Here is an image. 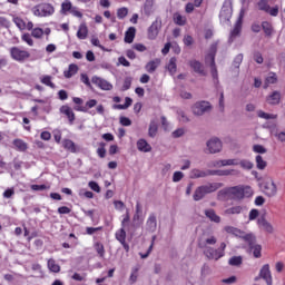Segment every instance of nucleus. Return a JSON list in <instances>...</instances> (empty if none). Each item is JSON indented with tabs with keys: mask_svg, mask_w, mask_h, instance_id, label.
Here are the masks:
<instances>
[{
	"mask_svg": "<svg viewBox=\"0 0 285 285\" xmlns=\"http://www.w3.org/2000/svg\"><path fill=\"white\" fill-rule=\"evenodd\" d=\"M12 21L13 23H16L17 28L20 30H32V28H35V24L32 23V21H28L26 23V20L21 19L18 16H12Z\"/></svg>",
	"mask_w": 285,
	"mask_h": 285,
	"instance_id": "ddd939ff",
	"label": "nucleus"
},
{
	"mask_svg": "<svg viewBox=\"0 0 285 285\" xmlns=\"http://www.w3.org/2000/svg\"><path fill=\"white\" fill-rule=\"evenodd\" d=\"M177 115H178V120L181 124H188L190 121V118L188 117V115H186V111L178 109Z\"/></svg>",
	"mask_w": 285,
	"mask_h": 285,
	"instance_id": "49530a36",
	"label": "nucleus"
},
{
	"mask_svg": "<svg viewBox=\"0 0 285 285\" xmlns=\"http://www.w3.org/2000/svg\"><path fill=\"white\" fill-rule=\"evenodd\" d=\"M267 14H271V17H277V14H279V7L275 6V7H268V10L265 11Z\"/></svg>",
	"mask_w": 285,
	"mask_h": 285,
	"instance_id": "680f3d73",
	"label": "nucleus"
},
{
	"mask_svg": "<svg viewBox=\"0 0 285 285\" xmlns=\"http://www.w3.org/2000/svg\"><path fill=\"white\" fill-rule=\"evenodd\" d=\"M246 210V207L242 205L229 207L225 210V215H242V213Z\"/></svg>",
	"mask_w": 285,
	"mask_h": 285,
	"instance_id": "cd10ccee",
	"label": "nucleus"
},
{
	"mask_svg": "<svg viewBox=\"0 0 285 285\" xmlns=\"http://www.w3.org/2000/svg\"><path fill=\"white\" fill-rule=\"evenodd\" d=\"M181 179H184V173L181 171H175L174 175H173V181L175 184L181 181Z\"/></svg>",
	"mask_w": 285,
	"mask_h": 285,
	"instance_id": "338daca9",
	"label": "nucleus"
},
{
	"mask_svg": "<svg viewBox=\"0 0 285 285\" xmlns=\"http://www.w3.org/2000/svg\"><path fill=\"white\" fill-rule=\"evenodd\" d=\"M159 66V60H153V61H149L147 65H146V70L147 72H155L157 70V67Z\"/></svg>",
	"mask_w": 285,
	"mask_h": 285,
	"instance_id": "de8ad7c7",
	"label": "nucleus"
},
{
	"mask_svg": "<svg viewBox=\"0 0 285 285\" xmlns=\"http://www.w3.org/2000/svg\"><path fill=\"white\" fill-rule=\"evenodd\" d=\"M144 14L146 17H150L155 12V1L154 0H146L144 3Z\"/></svg>",
	"mask_w": 285,
	"mask_h": 285,
	"instance_id": "bb28decb",
	"label": "nucleus"
},
{
	"mask_svg": "<svg viewBox=\"0 0 285 285\" xmlns=\"http://www.w3.org/2000/svg\"><path fill=\"white\" fill-rule=\"evenodd\" d=\"M257 117H259V119H266V120H268V119H277V115L268 114V112H266L264 110H258L257 111Z\"/></svg>",
	"mask_w": 285,
	"mask_h": 285,
	"instance_id": "c03bdc74",
	"label": "nucleus"
},
{
	"mask_svg": "<svg viewBox=\"0 0 285 285\" xmlns=\"http://www.w3.org/2000/svg\"><path fill=\"white\" fill-rule=\"evenodd\" d=\"M263 128H265L266 130H269L271 135H273V132H275L277 130V124H275V122H265L263 125Z\"/></svg>",
	"mask_w": 285,
	"mask_h": 285,
	"instance_id": "6e6d98bb",
	"label": "nucleus"
},
{
	"mask_svg": "<svg viewBox=\"0 0 285 285\" xmlns=\"http://www.w3.org/2000/svg\"><path fill=\"white\" fill-rule=\"evenodd\" d=\"M91 82L97 86V88H100V90H112V83L108 82V80L94 76L91 78Z\"/></svg>",
	"mask_w": 285,
	"mask_h": 285,
	"instance_id": "f8f14e48",
	"label": "nucleus"
},
{
	"mask_svg": "<svg viewBox=\"0 0 285 285\" xmlns=\"http://www.w3.org/2000/svg\"><path fill=\"white\" fill-rule=\"evenodd\" d=\"M210 175V169L208 170H202V169H193L190 171V179H202L204 177H209Z\"/></svg>",
	"mask_w": 285,
	"mask_h": 285,
	"instance_id": "412c9836",
	"label": "nucleus"
},
{
	"mask_svg": "<svg viewBox=\"0 0 285 285\" xmlns=\"http://www.w3.org/2000/svg\"><path fill=\"white\" fill-rule=\"evenodd\" d=\"M272 135H274V137H276V139L278 140V141H282V142H284L285 141V131H278V129H277V127H276V130H275V132H273Z\"/></svg>",
	"mask_w": 285,
	"mask_h": 285,
	"instance_id": "69168bd1",
	"label": "nucleus"
},
{
	"mask_svg": "<svg viewBox=\"0 0 285 285\" xmlns=\"http://www.w3.org/2000/svg\"><path fill=\"white\" fill-rule=\"evenodd\" d=\"M277 83V73L269 72L267 77L265 78V85L264 88H268L271 85Z\"/></svg>",
	"mask_w": 285,
	"mask_h": 285,
	"instance_id": "c9c22d12",
	"label": "nucleus"
},
{
	"mask_svg": "<svg viewBox=\"0 0 285 285\" xmlns=\"http://www.w3.org/2000/svg\"><path fill=\"white\" fill-rule=\"evenodd\" d=\"M206 146H207V150L210 155L222 153L223 145H222V140H219V138H216V137L210 138L209 140H207Z\"/></svg>",
	"mask_w": 285,
	"mask_h": 285,
	"instance_id": "1a4fd4ad",
	"label": "nucleus"
},
{
	"mask_svg": "<svg viewBox=\"0 0 285 285\" xmlns=\"http://www.w3.org/2000/svg\"><path fill=\"white\" fill-rule=\"evenodd\" d=\"M132 106V98L126 97L124 105H114L115 110H128Z\"/></svg>",
	"mask_w": 285,
	"mask_h": 285,
	"instance_id": "f704fd0d",
	"label": "nucleus"
},
{
	"mask_svg": "<svg viewBox=\"0 0 285 285\" xmlns=\"http://www.w3.org/2000/svg\"><path fill=\"white\" fill-rule=\"evenodd\" d=\"M35 17H50L55 14V7L50 3H41L31 9Z\"/></svg>",
	"mask_w": 285,
	"mask_h": 285,
	"instance_id": "7ed1b4c3",
	"label": "nucleus"
},
{
	"mask_svg": "<svg viewBox=\"0 0 285 285\" xmlns=\"http://www.w3.org/2000/svg\"><path fill=\"white\" fill-rule=\"evenodd\" d=\"M230 19H233V0H225L219 12V21L222 26H230Z\"/></svg>",
	"mask_w": 285,
	"mask_h": 285,
	"instance_id": "f03ea898",
	"label": "nucleus"
},
{
	"mask_svg": "<svg viewBox=\"0 0 285 285\" xmlns=\"http://www.w3.org/2000/svg\"><path fill=\"white\" fill-rule=\"evenodd\" d=\"M115 236L117 242H119L120 244H124V242H126V228L121 227L120 229H118Z\"/></svg>",
	"mask_w": 285,
	"mask_h": 285,
	"instance_id": "a19ab883",
	"label": "nucleus"
},
{
	"mask_svg": "<svg viewBox=\"0 0 285 285\" xmlns=\"http://www.w3.org/2000/svg\"><path fill=\"white\" fill-rule=\"evenodd\" d=\"M137 32V29L135 27H130L126 32H125V43H132L135 41V35Z\"/></svg>",
	"mask_w": 285,
	"mask_h": 285,
	"instance_id": "c85d7f7f",
	"label": "nucleus"
},
{
	"mask_svg": "<svg viewBox=\"0 0 285 285\" xmlns=\"http://www.w3.org/2000/svg\"><path fill=\"white\" fill-rule=\"evenodd\" d=\"M21 39L24 41V43H27V46H35V40H32V36H30V33H23Z\"/></svg>",
	"mask_w": 285,
	"mask_h": 285,
	"instance_id": "13d9d810",
	"label": "nucleus"
},
{
	"mask_svg": "<svg viewBox=\"0 0 285 285\" xmlns=\"http://www.w3.org/2000/svg\"><path fill=\"white\" fill-rule=\"evenodd\" d=\"M63 147L66 150H69L70 153H77V145H75V141L70 139L63 140Z\"/></svg>",
	"mask_w": 285,
	"mask_h": 285,
	"instance_id": "79ce46f5",
	"label": "nucleus"
},
{
	"mask_svg": "<svg viewBox=\"0 0 285 285\" xmlns=\"http://www.w3.org/2000/svg\"><path fill=\"white\" fill-rule=\"evenodd\" d=\"M244 258L242 256H233L229 258V266H242Z\"/></svg>",
	"mask_w": 285,
	"mask_h": 285,
	"instance_id": "a18cd8bd",
	"label": "nucleus"
},
{
	"mask_svg": "<svg viewBox=\"0 0 285 285\" xmlns=\"http://www.w3.org/2000/svg\"><path fill=\"white\" fill-rule=\"evenodd\" d=\"M95 250L99 255V257H106V249L104 248V244L95 243Z\"/></svg>",
	"mask_w": 285,
	"mask_h": 285,
	"instance_id": "09e8293b",
	"label": "nucleus"
},
{
	"mask_svg": "<svg viewBox=\"0 0 285 285\" xmlns=\"http://www.w3.org/2000/svg\"><path fill=\"white\" fill-rule=\"evenodd\" d=\"M204 255L207 257V259H215L217 262L218 259H222L224 257V254L219 252V249H215L213 247H207L203 249Z\"/></svg>",
	"mask_w": 285,
	"mask_h": 285,
	"instance_id": "4468645a",
	"label": "nucleus"
},
{
	"mask_svg": "<svg viewBox=\"0 0 285 285\" xmlns=\"http://www.w3.org/2000/svg\"><path fill=\"white\" fill-rule=\"evenodd\" d=\"M262 28L267 37H271L273 35V26H271L268 22H263Z\"/></svg>",
	"mask_w": 285,
	"mask_h": 285,
	"instance_id": "5fc2aeb1",
	"label": "nucleus"
},
{
	"mask_svg": "<svg viewBox=\"0 0 285 285\" xmlns=\"http://www.w3.org/2000/svg\"><path fill=\"white\" fill-rule=\"evenodd\" d=\"M213 110V105L210 102L203 100L194 104L191 107V112L196 117H203V115H206V112H210Z\"/></svg>",
	"mask_w": 285,
	"mask_h": 285,
	"instance_id": "20e7f679",
	"label": "nucleus"
},
{
	"mask_svg": "<svg viewBox=\"0 0 285 285\" xmlns=\"http://www.w3.org/2000/svg\"><path fill=\"white\" fill-rule=\"evenodd\" d=\"M205 215L208 219H210V222H214L215 224H219V222H222V218L217 216L215 209H206Z\"/></svg>",
	"mask_w": 285,
	"mask_h": 285,
	"instance_id": "7c9ffc66",
	"label": "nucleus"
},
{
	"mask_svg": "<svg viewBox=\"0 0 285 285\" xmlns=\"http://www.w3.org/2000/svg\"><path fill=\"white\" fill-rule=\"evenodd\" d=\"M224 230L228 235H234V237H240V239H244V237L248 236V234H245L239 228L233 226H225Z\"/></svg>",
	"mask_w": 285,
	"mask_h": 285,
	"instance_id": "6ab92c4d",
	"label": "nucleus"
},
{
	"mask_svg": "<svg viewBox=\"0 0 285 285\" xmlns=\"http://www.w3.org/2000/svg\"><path fill=\"white\" fill-rule=\"evenodd\" d=\"M209 58H210V63H215V55H217V42L213 43L209 48Z\"/></svg>",
	"mask_w": 285,
	"mask_h": 285,
	"instance_id": "8fccbe9b",
	"label": "nucleus"
},
{
	"mask_svg": "<svg viewBox=\"0 0 285 285\" xmlns=\"http://www.w3.org/2000/svg\"><path fill=\"white\" fill-rule=\"evenodd\" d=\"M47 266L51 273H59L61 271V266L53 258L48 259Z\"/></svg>",
	"mask_w": 285,
	"mask_h": 285,
	"instance_id": "473e14b6",
	"label": "nucleus"
},
{
	"mask_svg": "<svg viewBox=\"0 0 285 285\" xmlns=\"http://www.w3.org/2000/svg\"><path fill=\"white\" fill-rule=\"evenodd\" d=\"M31 37H35V39H41L43 37V29L41 28H35L31 29Z\"/></svg>",
	"mask_w": 285,
	"mask_h": 285,
	"instance_id": "bf43d9fd",
	"label": "nucleus"
},
{
	"mask_svg": "<svg viewBox=\"0 0 285 285\" xmlns=\"http://www.w3.org/2000/svg\"><path fill=\"white\" fill-rule=\"evenodd\" d=\"M246 193H250V188L243 187H230L227 189V195H230L233 199H244L246 197Z\"/></svg>",
	"mask_w": 285,
	"mask_h": 285,
	"instance_id": "6e6552de",
	"label": "nucleus"
},
{
	"mask_svg": "<svg viewBox=\"0 0 285 285\" xmlns=\"http://www.w3.org/2000/svg\"><path fill=\"white\" fill-rule=\"evenodd\" d=\"M244 21V11H240L238 19L234 26V29L230 32L229 41L233 43L235 37H239V33L242 32V23Z\"/></svg>",
	"mask_w": 285,
	"mask_h": 285,
	"instance_id": "9b49d317",
	"label": "nucleus"
},
{
	"mask_svg": "<svg viewBox=\"0 0 285 285\" xmlns=\"http://www.w3.org/2000/svg\"><path fill=\"white\" fill-rule=\"evenodd\" d=\"M256 166L258 170H264L266 168V161L262 156H256Z\"/></svg>",
	"mask_w": 285,
	"mask_h": 285,
	"instance_id": "603ef678",
	"label": "nucleus"
},
{
	"mask_svg": "<svg viewBox=\"0 0 285 285\" xmlns=\"http://www.w3.org/2000/svg\"><path fill=\"white\" fill-rule=\"evenodd\" d=\"M157 130H159V125H157L156 120H151L148 129L149 137L151 138L157 137Z\"/></svg>",
	"mask_w": 285,
	"mask_h": 285,
	"instance_id": "e433bc0d",
	"label": "nucleus"
},
{
	"mask_svg": "<svg viewBox=\"0 0 285 285\" xmlns=\"http://www.w3.org/2000/svg\"><path fill=\"white\" fill-rule=\"evenodd\" d=\"M40 81H41L45 86H48L49 88H52V89L56 88V86H55L53 82H52V77H51V76H48V75L41 76V77H40Z\"/></svg>",
	"mask_w": 285,
	"mask_h": 285,
	"instance_id": "37998d69",
	"label": "nucleus"
},
{
	"mask_svg": "<svg viewBox=\"0 0 285 285\" xmlns=\"http://www.w3.org/2000/svg\"><path fill=\"white\" fill-rule=\"evenodd\" d=\"M242 61H244V55L239 53L234 58L232 65V72H234L235 77H239V66H242Z\"/></svg>",
	"mask_w": 285,
	"mask_h": 285,
	"instance_id": "aec40b11",
	"label": "nucleus"
},
{
	"mask_svg": "<svg viewBox=\"0 0 285 285\" xmlns=\"http://www.w3.org/2000/svg\"><path fill=\"white\" fill-rule=\"evenodd\" d=\"M212 271H210V266L208 265H203L202 269H200V277L202 279H206V277H208V275H210Z\"/></svg>",
	"mask_w": 285,
	"mask_h": 285,
	"instance_id": "3c124183",
	"label": "nucleus"
},
{
	"mask_svg": "<svg viewBox=\"0 0 285 285\" xmlns=\"http://www.w3.org/2000/svg\"><path fill=\"white\" fill-rule=\"evenodd\" d=\"M266 101L269 106H277V104L282 101V94L279 91H274L267 97Z\"/></svg>",
	"mask_w": 285,
	"mask_h": 285,
	"instance_id": "b1692460",
	"label": "nucleus"
},
{
	"mask_svg": "<svg viewBox=\"0 0 285 285\" xmlns=\"http://www.w3.org/2000/svg\"><path fill=\"white\" fill-rule=\"evenodd\" d=\"M259 279H264L267 285H273V275H271V265L265 264L261 268L259 275L255 277V282H259Z\"/></svg>",
	"mask_w": 285,
	"mask_h": 285,
	"instance_id": "0eeeda50",
	"label": "nucleus"
},
{
	"mask_svg": "<svg viewBox=\"0 0 285 285\" xmlns=\"http://www.w3.org/2000/svg\"><path fill=\"white\" fill-rule=\"evenodd\" d=\"M257 224H258L259 228H263V230H265L266 233H273V230H274L273 225L271 223H268V220H266V218H264V217H259L257 219Z\"/></svg>",
	"mask_w": 285,
	"mask_h": 285,
	"instance_id": "393cba45",
	"label": "nucleus"
},
{
	"mask_svg": "<svg viewBox=\"0 0 285 285\" xmlns=\"http://www.w3.org/2000/svg\"><path fill=\"white\" fill-rule=\"evenodd\" d=\"M60 112L62 115H66V117L69 119L70 125L75 124V111H72V108L65 105L60 107Z\"/></svg>",
	"mask_w": 285,
	"mask_h": 285,
	"instance_id": "5701e85b",
	"label": "nucleus"
},
{
	"mask_svg": "<svg viewBox=\"0 0 285 285\" xmlns=\"http://www.w3.org/2000/svg\"><path fill=\"white\" fill-rule=\"evenodd\" d=\"M244 242H247L250 250H253L254 257H262V245L255 244V235L248 234L247 236H244Z\"/></svg>",
	"mask_w": 285,
	"mask_h": 285,
	"instance_id": "423d86ee",
	"label": "nucleus"
},
{
	"mask_svg": "<svg viewBox=\"0 0 285 285\" xmlns=\"http://www.w3.org/2000/svg\"><path fill=\"white\" fill-rule=\"evenodd\" d=\"M171 135H173L174 139H179V137H184V135H186V129L178 128L175 131H173Z\"/></svg>",
	"mask_w": 285,
	"mask_h": 285,
	"instance_id": "0e129e2a",
	"label": "nucleus"
},
{
	"mask_svg": "<svg viewBox=\"0 0 285 285\" xmlns=\"http://www.w3.org/2000/svg\"><path fill=\"white\" fill-rule=\"evenodd\" d=\"M174 22L176 26H186V17L179 12L174 13Z\"/></svg>",
	"mask_w": 285,
	"mask_h": 285,
	"instance_id": "ea45409f",
	"label": "nucleus"
},
{
	"mask_svg": "<svg viewBox=\"0 0 285 285\" xmlns=\"http://www.w3.org/2000/svg\"><path fill=\"white\" fill-rule=\"evenodd\" d=\"M189 67L191 68V70H194V72H196V75H200L202 77H206V69L204 68V65L196 59H191L189 60Z\"/></svg>",
	"mask_w": 285,
	"mask_h": 285,
	"instance_id": "2eb2a0df",
	"label": "nucleus"
},
{
	"mask_svg": "<svg viewBox=\"0 0 285 285\" xmlns=\"http://www.w3.org/2000/svg\"><path fill=\"white\" fill-rule=\"evenodd\" d=\"M167 70L171 76H175V73L177 72V58L173 57L169 59Z\"/></svg>",
	"mask_w": 285,
	"mask_h": 285,
	"instance_id": "72a5a7b5",
	"label": "nucleus"
},
{
	"mask_svg": "<svg viewBox=\"0 0 285 285\" xmlns=\"http://www.w3.org/2000/svg\"><path fill=\"white\" fill-rule=\"evenodd\" d=\"M77 37L78 39H87L88 38V26H86V23H81L79 26V29L77 31Z\"/></svg>",
	"mask_w": 285,
	"mask_h": 285,
	"instance_id": "2f4dec72",
	"label": "nucleus"
},
{
	"mask_svg": "<svg viewBox=\"0 0 285 285\" xmlns=\"http://www.w3.org/2000/svg\"><path fill=\"white\" fill-rule=\"evenodd\" d=\"M264 190H265V195H267V197H275V195H277V185L275 184V181L273 179H269V180L265 181Z\"/></svg>",
	"mask_w": 285,
	"mask_h": 285,
	"instance_id": "dca6fc26",
	"label": "nucleus"
},
{
	"mask_svg": "<svg viewBox=\"0 0 285 285\" xmlns=\"http://www.w3.org/2000/svg\"><path fill=\"white\" fill-rule=\"evenodd\" d=\"M238 165L242 166V168H245L246 170H250L253 168V163L248 160H238Z\"/></svg>",
	"mask_w": 285,
	"mask_h": 285,
	"instance_id": "774afa93",
	"label": "nucleus"
},
{
	"mask_svg": "<svg viewBox=\"0 0 285 285\" xmlns=\"http://www.w3.org/2000/svg\"><path fill=\"white\" fill-rule=\"evenodd\" d=\"M268 8H271V4H268V1L261 0L258 2V10H262L263 12H267Z\"/></svg>",
	"mask_w": 285,
	"mask_h": 285,
	"instance_id": "e2e57ef3",
	"label": "nucleus"
},
{
	"mask_svg": "<svg viewBox=\"0 0 285 285\" xmlns=\"http://www.w3.org/2000/svg\"><path fill=\"white\" fill-rule=\"evenodd\" d=\"M159 30H161V21L156 20L151 23V26L148 29V38L149 39H157V36L159 35Z\"/></svg>",
	"mask_w": 285,
	"mask_h": 285,
	"instance_id": "f3484780",
	"label": "nucleus"
},
{
	"mask_svg": "<svg viewBox=\"0 0 285 285\" xmlns=\"http://www.w3.org/2000/svg\"><path fill=\"white\" fill-rule=\"evenodd\" d=\"M13 146L17 148V150H20V153L28 150V145L21 139H14Z\"/></svg>",
	"mask_w": 285,
	"mask_h": 285,
	"instance_id": "58836bf2",
	"label": "nucleus"
},
{
	"mask_svg": "<svg viewBox=\"0 0 285 285\" xmlns=\"http://www.w3.org/2000/svg\"><path fill=\"white\" fill-rule=\"evenodd\" d=\"M223 167L225 166H239L238 159H223L222 163Z\"/></svg>",
	"mask_w": 285,
	"mask_h": 285,
	"instance_id": "4d7b16f0",
	"label": "nucleus"
},
{
	"mask_svg": "<svg viewBox=\"0 0 285 285\" xmlns=\"http://www.w3.org/2000/svg\"><path fill=\"white\" fill-rule=\"evenodd\" d=\"M117 17H118V19H126V17H128V8L122 7V8L118 9Z\"/></svg>",
	"mask_w": 285,
	"mask_h": 285,
	"instance_id": "052dcab7",
	"label": "nucleus"
},
{
	"mask_svg": "<svg viewBox=\"0 0 285 285\" xmlns=\"http://www.w3.org/2000/svg\"><path fill=\"white\" fill-rule=\"evenodd\" d=\"M209 175H217V177H230V175H237V170L235 169L209 170Z\"/></svg>",
	"mask_w": 285,
	"mask_h": 285,
	"instance_id": "4be33fe9",
	"label": "nucleus"
},
{
	"mask_svg": "<svg viewBox=\"0 0 285 285\" xmlns=\"http://www.w3.org/2000/svg\"><path fill=\"white\" fill-rule=\"evenodd\" d=\"M217 244V237L213 235H206L204 234L199 239H198V246L203 250L206 248H210V246H215Z\"/></svg>",
	"mask_w": 285,
	"mask_h": 285,
	"instance_id": "9d476101",
	"label": "nucleus"
},
{
	"mask_svg": "<svg viewBox=\"0 0 285 285\" xmlns=\"http://www.w3.org/2000/svg\"><path fill=\"white\" fill-rule=\"evenodd\" d=\"M11 58L19 63H23L27 59H30V52L28 50L21 49L19 47H13L10 49Z\"/></svg>",
	"mask_w": 285,
	"mask_h": 285,
	"instance_id": "39448f33",
	"label": "nucleus"
},
{
	"mask_svg": "<svg viewBox=\"0 0 285 285\" xmlns=\"http://www.w3.org/2000/svg\"><path fill=\"white\" fill-rule=\"evenodd\" d=\"M137 149L140 153H150V150H153V147L150 146V144H148V141H146V139L141 138L137 141Z\"/></svg>",
	"mask_w": 285,
	"mask_h": 285,
	"instance_id": "a878e982",
	"label": "nucleus"
},
{
	"mask_svg": "<svg viewBox=\"0 0 285 285\" xmlns=\"http://www.w3.org/2000/svg\"><path fill=\"white\" fill-rule=\"evenodd\" d=\"M77 72H79V67L75 63L69 65L68 70L63 71V75L66 77V79H70L71 77H75V75H77Z\"/></svg>",
	"mask_w": 285,
	"mask_h": 285,
	"instance_id": "c756f323",
	"label": "nucleus"
},
{
	"mask_svg": "<svg viewBox=\"0 0 285 285\" xmlns=\"http://www.w3.org/2000/svg\"><path fill=\"white\" fill-rule=\"evenodd\" d=\"M95 106H97V100L91 99L86 102V107H77L76 110H78V112H88V109L95 108Z\"/></svg>",
	"mask_w": 285,
	"mask_h": 285,
	"instance_id": "4c0bfd02",
	"label": "nucleus"
},
{
	"mask_svg": "<svg viewBox=\"0 0 285 285\" xmlns=\"http://www.w3.org/2000/svg\"><path fill=\"white\" fill-rule=\"evenodd\" d=\"M222 186H224V184L222 183H209L207 185H202L197 187L193 196L194 202H202V199L206 195H210V193H215V190H219Z\"/></svg>",
	"mask_w": 285,
	"mask_h": 285,
	"instance_id": "f257e3e1",
	"label": "nucleus"
},
{
	"mask_svg": "<svg viewBox=\"0 0 285 285\" xmlns=\"http://www.w3.org/2000/svg\"><path fill=\"white\" fill-rule=\"evenodd\" d=\"M146 230L148 233H155L157 230V216L155 214H150L146 222Z\"/></svg>",
	"mask_w": 285,
	"mask_h": 285,
	"instance_id": "a211bd4d",
	"label": "nucleus"
},
{
	"mask_svg": "<svg viewBox=\"0 0 285 285\" xmlns=\"http://www.w3.org/2000/svg\"><path fill=\"white\" fill-rule=\"evenodd\" d=\"M61 10H62L63 14H66V12H71L72 2H70V0H66L65 2H62Z\"/></svg>",
	"mask_w": 285,
	"mask_h": 285,
	"instance_id": "864d4df0",
	"label": "nucleus"
}]
</instances>
